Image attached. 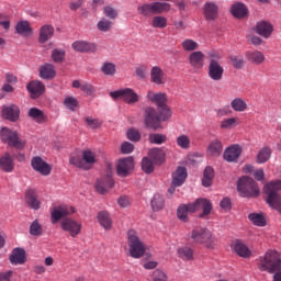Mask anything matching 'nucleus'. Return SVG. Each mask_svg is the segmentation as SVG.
Segmentation results:
<instances>
[{"label": "nucleus", "instance_id": "46", "mask_svg": "<svg viewBox=\"0 0 281 281\" xmlns=\"http://www.w3.org/2000/svg\"><path fill=\"white\" fill-rule=\"evenodd\" d=\"M165 201L164 195L155 194L151 200V209L154 212H159L160 210H164Z\"/></svg>", "mask_w": 281, "mask_h": 281}, {"label": "nucleus", "instance_id": "18", "mask_svg": "<svg viewBox=\"0 0 281 281\" xmlns=\"http://www.w3.org/2000/svg\"><path fill=\"white\" fill-rule=\"evenodd\" d=\"M243 154V148L239 145H232L224 150L223 158L225 161L234 162L238 161V158Z\"/></svg>", "mask_w": 281, "mask_h": 281}, {"label": "nucleus", "instance_id": "54", "mask_svg": "<svg viewBox=\"0 0 281 281\" xmlns=\"http://www.w3.org/2000/svg\"><path fill=\"white\" fill-rule=\"evenodd\" d=\"M97 27L100 30V32H110L113 27V22L102 19L98 22Z\"/></svg>", "mask_w": 281, "mask_h": 281}, {"label": "nucleus", "instance_id": "6", "mask_svg": "<svg viewBox=\"0 0 281 281\" xmlns=\"http://www.w3.org/2000/svg\"><path fill=\"white\" fill-rule=\"evenodd\" d=\"M127 246L132 258H142L146 254V245L139 239L135 229L127 231Z\"/></svg>", "mask_w": 281, "mask_h": 281}, {"label": "nucleus", "instance_id": "20", "mask_svg": "<svg viewBox=\"0 0 281 281\" xmlns=\"http://www.w3.org/2000/svg\"><path fill=\"white\" fill-rule=\"evenodd\" d=\"M203 12L206 21H216L218 19V5L214 2H205Z\"/></svg>", "mask_w": 281, "mask_h": 281}, {"label": "nucleus", "instance_id": "36", "mask_svg": "<svg viewBox=\"0 0 281 281\" xmlns=\"http://www.w3.org/2000/svg\"><path fill=\"white\" fill-rule=\"evenodd\" d=\"M177 255H178V258H181V260H184V261L194 260V250L189 246H182L178 248Z\"/></svg>", "mask_w": 281, "mask_h": 281}, {"label": "nucleus", "instance_id": "3", "mask_svg": "<svg viewBox=\"0 0 281 281\" xmlns=\"http://www.w3.org/2000/svg\"><path fill=\"white\" fill-rule=\"evenodd\" d=\"M281 181H272L267 183L263 187V192L266 194V203L271 207V210H276L279 214H281Z\"/></svg>", "mask_w": 281, "mask_h": 281}, {"label": "nucleus", "instance_id": "28", "mask_svg": "<svg viewBox=\"0 0 281 281\" xmlns=\"http://www.w3.org/2000/svg\"><path fill=\"white\" fill-rule=\"evenodd\" d=\"M72 48H75L76 52H81V53L90 52L92 54L95 53L98 49L95 44L83 42V41H77L72 43Z\"/></svg>", "mask_w": 281, "mask_h": 281}, {"label": "nucleus", "instance_id": "51", "mask_svg": "<svg viewBox=\"0 0 281 281\" xmlns=\"http://www.w3.org/2000/svg\"><path fill=\"white\" fill-rule=\"evenodd\" d=\"M31 236H43V226L38 223V220H35L30 225Z\"/></svg>", "mask_w": 281, "mask_h": 281}, {"label": "nucleus", "instance_id": "49", "mask_svg": "<svg viewBox=\"0 0 281 281\" xmlns=\"http://www.w3.org/2000/svg\"><path fill=\"white\" fill-rule=\"evenodd\" d=\"M65 49L61 48H55L52 52L50 58L53 61L60 64V63H65Z\"/></svg>", "mask_w": 281, "mask_h": 281}, {"label": "nucleus", "instance_id": "64", "mask_svg": "<svg viewBox=\"0 0 281 281\" xmlns=\"http://www.w3.org/2000/svg\"><path fill=\"white\" fill-rule=\"evenodd\" d=\"M103 14L108 16V19H116L117 18V11L113 9V7H105L103 9Z\"/></svg>", "mask_w": 281, "mask_h": 281}, {"label": "nucleus", "instance_id": "48", "mask_svg": "<svg viewBox=\"0 0 281 281\" xmlns=\"http://www.w3.org/2000/svg\"><path fill=\"white\" fill-rule=\"evenodd\" d=\"M83 164L91 168L95 164V154L89 149L82 151Z\"/></svg>", "mask_w": 281, "mask_h": 281}, {"label": "nucleus", "instance_id": "50", "mask_svg": "<svg viewBox=\"0 0 281 281\" xmlns=\"http://www.w3.org/2000/svg\"><path fill=\"white\" fill-rule=\"evenodd\" d=\"M148 139L150 144H157L159 146L168 142V136L166 134H150Z\"/></svg>", "mask_w": 281, "mask_h": 281}, {"label": "nucleus", "instance_id": "11", "mask_svg": "<svg viewBox=\"0 0 281 281\" xmlns=\"http://www.w3.org/2000/svg\"><path fill=\"white\" fill-rule=\"evenodd\" d=\"M61 229L67 232L71 238H76L82 233V224L74 218L66 217L61 221Z\"/></svg>", "mask_w": 281, "mask_h": 281}, {"label": "nucleus", "instance_id": "57", "mask_svg": "<svg viewBox=\"0 0 281 281\" xmlns=\"http://www.w3.org/2000/svg\"><path fill=\"white\" fill-rule=\"evenodd\" d=\"M101 71L104 74V76H115V66L112 63H105Z\"/></svg>", "mask_w": 281, "mask_h": 281}, {"label": "nucleus", "instance_id": "42", "mask_svg": "<svg viewBox=\"0 0 281 281\" xmlns=\"http://www.w3.org/2000/svg\"><path fill=\"white\" fill-rule=\"evenodd\" d=\"M15 31L22 36H27L32 34V27L30 26V22L21 21L16 24Z\"/></svg>", "mask_w": 281, "mask_h": 281}, {"label": "nucleus", "instance_id": "27", "mask_svg": "<svg viewBox=\"0 0 281 281\" xmlns=\"http://www.w3.org/2000/svg\"><path fill=\"white\" fill-rule=\"evenodd\" d=\"M0 170L4 172H12V170H14V158L10 153H5L0 157Z\"/></svg>", "mask_w": 281, "mask_h": 281}, {"label": "nucleus", "instance_id": "52", "mask_svg": "<svg viewBox=\"0 0 281 281\" xmlns=\"http://www.w3.org/2000/svg\"><path fill=\"white\" fill-rule=\"evenodd\" d=\"M234 126H238V119L236 117L225 119L220 124V128L224 130L234 128Z\"/></svg>", "mask_w": 281, "mask_h": 281}, {"label": "nucleus", "instance_id": "23", "mask_svg": "<svg viewBox=\"0 0 281 281\" xmlns=\"http://www.w3.org/2000/svg\"><path fill=\"white\" fill-rule=\"evenodd\" d=\"M186 179H188V169L186 167H178L176 171L172 173L173 186H182L186 183Z\"/></svg>", "mask_w": 281, "mask_h": 281}, {"label": "nucleus", "instance_id": "1", "mask_svg": "<svg viewBox=\"0 0 281 281\" xmlns=\"http://www.w3.org/2000/svg\"><path fill=\"white\" fill-rule=\"evenodd\" d=\"M147 98L150 102L157 104L158 109H160V113L158 114L155 108H146L144 124L146 128L157 131V128H161L160 122H166V120H169L170 117V109L166 105L168 98L166 97V93H155L153 91L147 92Z\"/></svg>", "mask_w": 281, "mask_h": 281}, {"label": "nucleus", "instance_id": "38", "mask_svg": "<svg viewBox=\"0 0 281 281\" xmlns=\"http://www.w3.org/2000/svg\"><path fill=\"white\" fill-rule=\"evenodd\" d=\"M248 218L257 227H265L267 225V217L262 213H250Z\"/></svg>", "mask_w": 281, "mask_h": 281}, {"label": "nucleus", "instance_id": "32", "mask_svg": "<svg viewBox=\"0 0 281 281\" xmlns=\"http://www.w3.org/2000/svg\"><path fill=\"white\" fill-rule=\"evenodd\" d=\"M97 218L103 229H111V227H113V221L111 220V215H109V212L100 211Z\"/></svg>", "mask_w": 281, "mask_h": 281}, {"label": "nucleus", "instance_id": "5", "mask_svg": "<svg viewBox=\"0 0 281 281\" xmlns=\"http://www.w3.org/2000/svg\"><path fill=\"white\" fill-rule=\"evenodd\" d=\"M237 191L240 196H244L245 199H256L260 196V188H258V183L247 176H244L238 180Z\"/></svg>", "mask_w": 281, "mask_h": 281}, {"label": "nucleus", "instance_id": "24", "mask_svg": "<svg viewBox=\"0 0 281 281\" xmlns=\"http://www.w3.org/2000/svg\"><path fill=\"white\" fill-rule=\"evenodd\" d=\"M40 78L43 80H53L56 78V67L52 64H45L40 67Z\"/></svg>", "mask_w": 281, "mask_h": 281}, {"label": "nucleus", "instance_id": "62", "mask_svg": "<svg viewBox=\"0 0 281 281\" xmlns=\"http://www.w3.org/2000/svg\"><path fill=\"white\" fill-rule=\"evenodd\" d=\"M153 280L154 281H168V276H166V272L161 270H156L153 273Z\"/></svg>", "mask_w": 281, "mask_h": 281}, {"label": "nucleus", "instance_id": "41", "mask_svg": "<svg viewBox=\"0 0 281 281\" xmlns=\"http://www.w3.org/2000/svg\"><path fill=\"white\" fill-rule=\"evenodd\" d=\"M231 108L237 113H244V111H247V102L240 98H236L231 101Z\"/></svg>", "mask_w": 281, "mask_h": 281}, {"label": "nucleus", "instance_id": "44", "mask_svg": "<svg viewBox=\"0 0 281 281\" xmlns=\"http://www.w3.org/2000/svg\"><path fill=\"white\" fill-rule=\"evenodd\" d=\"M269 159H271V148L269 147L261 148L257 155V161L259 164H267Z\"/></svg>", "mask_w": 281, "mask_h": 281}, {"label": "nucleus", "instance_id": "39", "mask_svg": "<svg viewBox=\"0 0 281 281\" xmlns=\"http://www.w3.org/2000/svg\"><path fill=\"white\" fill-rule=\"evenodd\" d=\"M214 181V168L207 166L204 169L203 178H202V186L204 188H210Z\"/></svg>", "mask_w": 281, "mask_h": 281}, {"label": "nucleus", "instance_id": "22", "mask_svg": "<svg viewBox=\"0 0 281 281\" xmlns=\"http://www.w3.org/2000/svg\"><path fill=\"white\" fill-rule=\"evenodd\" d=\"M205 55L203 52H193L189 56V63L193 69H203Z\"/></svg>", "mask_w": 281, "mask_h": 281}, {"label": "nucleus", "instance_id": "14", "mask_svg": "<svg viewBox=\"0 0 281 281\" xmlns=\"http://www.w3.org/2000/svg\"><path fill=\"white\" fill-rule=\"evenodd\" d=\"M225 74V68L221 65V61L211 60L209 63L207 76L214 82H221L223 80V75Z\"/></svg>", "mask_w": 281, "mask_h": 281}, {"label": "nucleus", "instance_id": "47", "mask_svg": "<svg viewBox=\"0 0 281 281\" xmlns=\"http://www.w3.org/2000/svg\"><path fill=\"white\" fill-rule=\"evenodd\" d=\"M69 164H71L76 168H82V170H89V166L85 164V160L79 155H71L69 159Z\"/></svg>", "mask_w": 281, "mask_h": 281}, {"label": "nucleus", "instance_id": "12", "mask_svg": "<svg viewBox=\"0 0 281 281\" xmlns=\"http://www.w3.org/2000/svg\"><path fill=\"white\" fill-rule=\"evenodd\" d=\"M76 213V209L74 206L59 205L55 206L50 212V223L56 225L58 221Z\"/></svg>", "mask_w": 281, "mask_h": 281}, {"label": "nucleus", "instance_id": "43", "mask_svg": "<svg viewBox=\"0 0 281 281\" xmlns=\"http://www.w3.org/2000/svg\"><path fill=\"white\" fill-rule=\"evenodd\" d=\"M151 27L164 30L165 27H168V19L162 15H156L151 20Z\"/></svg>", "mask_w": 281, "mask_h": 281}, {"label": "nucleus", "instance_id": "26", "mask_svg": "<svg viewBox=\"0 0 281 281\" xmlns=\"http://www.w3.org/2000/svg\"><path fill=\"white\" fill-rule=\"evenodd\" d=\"M233 249L240 258H251V250L241 240H236L233 245Z\"/></svg>", "mask_w": 281, "mask_h": 281}, {"label": "nucleus", "instance_id": "35", "mask_svg": "<svg viewBox=\"0 0 281 281\" xmlns=\"http://www.w3.org/2000/svg\"><path fill=\"white\" fill-rule=\"evenodd\" d=\"M150 81L154 85H164V70L160 67L154 66L150 70Z\"/></svg>", "mask_w": 281, "mask_h": 281}, {"label": "nucleus", "instance_id": "45", "mask_svg": "<svg viewBox=\"0 0 281 281\" xmlns=\"http://www.w3.org/2000/svg\"><path fill=\"white\" fill-rule=\"evenodd\" d=\"M142 170L145 171L146 175L155 172V162L148 156L142 159Z\"/></svg>", "mask_w": 281, "mask_h": 281}, {"label": "nucleus", "instance_id": "29", "mask_svg": "<svg viewBox=\"0 0 281 281\" xmlns=\"http://www.w3.org/2000/svg\"><path fill=\"white\" fill-rule=\"evenodd\" d=\"M11 265H25V250L15 248L9 257Z\"/></svg>", "mask_w": 281, "mask_h": 281}, {"label": "nucleus", "instance_id": "30", "mask_svg": "<svg viewBox=\"0 0 281 281\" xmlns=\"http://www.w3.org/2000/svg\"><path fill=\"white\" fill-rule=\"evenodd\" d=\"M54 36V26L46 24L40 29L38 42L43 45Z\"/></svg>", "mask_w": 281, "mask_h": 281}, {"label": "nucleus", "instance_id": "31", "mask_svg": "<svg viewBox=\"0 0 281 281\" xmlns=\"http://www.w3.org/2000/svg\"><path fill=\"white\" fill-rule=\"evenodd\" d=\"M231 13L233 16H235V19H245V16L248 14V10L245 4L237 2L232 5Z\"/></svg>", "mask_w": 281, "mask_h": 281}, {"label": "nucleus", "instance_id": "56", "mask_svg": "<svg viewBox=\"0 0 281 281\" xmlns=\"http://www.w3.org/2000/svg\"><path fill=\"white\" fill-rule=\"evenodd\" d=\"M64 104L69 111H76L78 106V99L74 97H66L64 100Z\"/></svg>", "mask_w": 281, "mask_h": 281}, {"label": "nucleus", "instance_id": "19", "mask_svg": "<svg viewBox=\"0 0 281 281\" xmlns=\"http://www.w3.org/2000/svg\"><path fill=\"white\" fill-rule=\"evenodd\" d=\"M27 91L31 93V98L36 100V98H41L45 93V85L40 80L31 81L26 86Z\"/></svg>", "mask_w": 281, "mask_h": 281}, {"label": "nucleus", "instance_id": "60", "mask_svg": "<svg viewBox=\"0 0 281 281\" xmlns=\"http://www.w3.org/2000/svg\"><path fill=\"white\" fill-rule=\"evenodd\" d=\"M85 122L90 128H100V126H102V122H100V120L98 119H92L88 116L85 119Z\"/></svg>", "mask_w": 281, "mask_h": 281}, {"label": "nucleus", "instance_id": "9", "mask_svg": "<svg viewBox=\"0 0 281 281\" xmlns=\"http://www.w3.org/2000/svg\"><path fill=\"white\" fill-rule=\"evenodd\" d=\"M113 186H115V181L113 180V165L108 164L106 176L97 180L94 188L99 194H106Z\"/></svg>", "mask_w": 281, "mask_h": 281}, {"label": "nucleus", "instance_id": "58", "mask_svg": "<svg viewBox=\"0 0 281 281\" xmlns=\"http://www.w3.org/2000/svg\"><path fill=\"white\" fill-rule=\"evenodd\" d=\"M148 72V66L146 65H140L138 67H136L135 70V76L139 79V80H144V78H146V74Z\"/></svg>", "mask_w": 281, "mask_h": 281}, {"label": "nucleus", "instance_id": "40", "mask_svg": "<svg viewBox=\"0 0 281 281\" xmlns=\"http://www.w3.org/2000/svg\"><path fill=\"white\" fill-rule=\"evenodd\" d=\"M228 58L234 69H243V67H245V57H243V55L232 54Z\"/></svg>", "mask_w": 281, "mask_h": 281}, {"label": "nucleus", "instance_id": "21", "mask_svg": "<svg viewBox=\"0 0 281 281\" xmlns=\"http://www.w3.org/2000/svg\"><path fill=\"white\" fill-rule=\"evenodd\" d=\"M148 157L156 166H161L166 161V151L162 148L154 147L148 150Z\"/></svg>", "mask_w": 281, "mask_h": 281}, {"label": "nucleus", "instance_id": "33", "mask_svg": "<svg viewBox=\"0 0 281 281\" xmlns=\"http://www.w3.org/2000/svg\"><path fill=\"white\" fill-rule=\"evenodd\" d=\"M222 153L223 143H221L218 139L211 142L207 148V155H210V157H221Z\"/></svg>", "mask_w": 281, "mask_h": 281}, {"label": "nucleus", "instance_id": "4", "mask_svg": "<svg viewBox=\"0 0 281 281\" xmlns=\"http://www.w3.org/2000/svg\"><path fill=\"white\" fill-rule=\"evenodd\" d=\"M260 271H267L268 273H277L281 271V257L278 250L270 249L259 257Z\"/></svg>", "mask_w": 281, "mask_h": 281}, {"label": "nucleus", "instance_id": "2", "mask_svg": "<svg viewBox=\"0 0 281 281\" xmlns=\"http://www.w3.org/2000/svg\"><path fill=\"white\" fill-rule=\"evenodd\" d=\"M196 210H203V214L200 215V218H203L212 212V202L207 199H198L192 204H182L177 210V216L182 223H188V214H192Z\"/></svg>", "mask_w": 281, "mask_h": 281}, {"label": "nucleus", "instance_id": "16", "mask_svg": "<svg viewBox=\"0 0 281 281\" xmlns=\"http://www.w3.org/2000/svg\"><path fill=\"white\" fill-rule=\"evenodd\" d=\"M2 117L9 122H19V117H21V109H19L16 104L4 105L2 108Z\"/></svg>", "mask_w": 281, "mask_h": 281}, {"label": "nucleus", "instance_id": "53", "mask_svg": "<svg viewBox=\"0 0 281 281\" xmlns=\"http://www.w3.org/2000/svg\"><path fill=\"white\" fill-rule=\"evenodd\" d=\"M182 48L184 52H194V49H199V43L188 38L182 42Z\"/></svg>", "mask_w": 281, "mask_h": 281}, {"label": "nucleus", "instance_id": "17", "mask_svg": "<svg viewBox=\"0 0 281 281\" xmlns=\"http://www.w3.org/2000/svg\"><path fill=\"white\" fill-rule=\"evenodd\" d=\"M255 32L262 38H271V34H273V24L269 21H259L255 26Z\"/></svg>", "mask_w": 281, "mask_h": 281}, {"label": "nucleus", "instance_id": "61", "mask_svg": "<svg viewBox=\"0 0 281 281\" xmlns=\"http://www.w3.org/2000/svg\"><path fill=\"white\" fill-rule=\"evenodd\" d=\"M133 150H135V145L132 143L124 142L121 146V153H123V155H131Z\"/></svg>", "mask_w": 281, "mask_h": 281}, {"label": "nucleus", "instance_id": "59", "mask_svg": "<svg viewBox=\"0 0 281 281\" xmlns=\"http://www.w3.org/2000/svg\"><path fill=\"white\" fill-rule=\"evenodd\" d=\"M127 139L131 142H139V139H142V134H139V131L131 128L127 131Z\"/></svg>", "mask_w": 281, "mask_h": 281}, {"label": "nucleus", "instance_id": "7", "mask_svg": "<svg viewBox=\"0 0 281 281\" xmlns=\"http://www.w3.org/2000/svg\"><path fill=\"white\" fill-rule=\"evenodd\" d=\"M0 137L3 144H8L12 148H16L18 150H23L27 142L25 139L20 138L19 133L16 131H12L8 127H3L0 131Z\"/></svg>", "mask_w": 281, "mask_h": 281}, {"label": "nucleus", "instance_id": "55", "mask_svg": "<svg viewBox=\"0 0 281 281\" xmlns=\"http://www.w3.org/2000/svg\"><path fill=\"white\" fill-rule=\"evenodd\" d=\"M177 145L179 146V148L188 150V148H190V137H188V135L178 136Z\"/></svg>", "mask_w": 281, "mask_h": 281}, {"label": "nucleus", "instance_id": "8", "mask_svg": "<svg viewBox=\"0 0 281 281\" xmlns=\"http://www.w3.org/2000/svg\"><path fill=\"white\" fill-rule=\"evenodd\" d=\"M191 238L193 243L205 245L207 249H214V247L216 246V238L212 236V232L207 231V228H194L191 233Z\"/></svg>", "mask_w": 281, "mask_h": 281}, {"label": "nucleus", "instance_id": "15", "mask_svg": "<svg viewBox=\"0 0 281 281\" xmlns=\"http://www.w3.org/2000/svg\"><path fill=\"white\" fill-rule=\"evenodd\" d=\"M31 166L35 172H40V175H43V177L52 175V166L45 162V160H43V158L40 156L32 158Z\"/></svg>", "mask_w": 281, "mask_h": 281}, {"label": "nucleus", "instance_id": "25", "mask_svg": "<svg viewBox=\"0 0 281 281\" xmlns=\"http://www.w3.org/2000/svg\"><path fill=\"white\" fill-rule=\"evenodd\" d=\"M27 116L36 122V124H45L47 122V115L38 108H31L27 112Z\"/></svg>", "mask_w": 281, "mask_h": 281}, {"label": "nucleus", "instance_id": "37", "mask_svg": "<svg viewBox=\"0 0 281 281\" xmlns=\"http://www.w3.org/2000/svg\"><path fill=\"white\" fill-rule=\"evenodd\" d=\"M26 203L32 207V210H41V201L36 196L34 190H29L25 194Z\"/></svg>", "mask_w": 281, "mask_h": 281}, {"label": "nucleus", "instance_id": "10", "mask_svg": "<svg viewBox=\"0 0 281 281\" xmlns=\"http://www.w3.org/2000/svg\"><path fill=\"white\" fill-rule=\"evenodd\" d=\"M110 95L113 100H123L126 104H136V102H139V95L131 88H123L110 92Z\"/></svg>", "mask_w": 281, "mask_h": 281}, {"label": "nucleus", "instance_id": "63", "mask_svg": "<svg viewBox=\"0 0 281 281\" xmlns=\"http://www.w3.org/2000/svg\"><path fill=\"white\" fill-rule=\"evenodd\" d=\"M81 91L87 93V95H93V93H95V87H93L91 83L83 82L81 86Z\"/></svg>", "mask_w": 281, "mask_h": 281}, {"label": "nucleus", "instance_id": "13", "mask_svg": "<svg viewBox=\"0 0 281 281\" xmlns=\"http://www.w3.org/2000/svg\"><path fill=\"white\" fill-rule=\"evenodd\" d=\"M133 168H135V159L133 157L122 158L116 165V173L119 177H128Z\"/></svg>", "mask_w": 281, "mask_h": 281}, {"label": "nucleus", "instance_id": "34", "mask_svg": "<svg viewBox=\"0 0 281 281\" xmlns=\"http://www.w3.org/2000/svg\"><path fill=\"white\" fill-rule=\"evenodd\" d=\"M246 58L252 65H262L265 63V54L260 50L247 52Z\"/></svg>", "mask_w": 281, "mask_h": 281}]
</instances>
